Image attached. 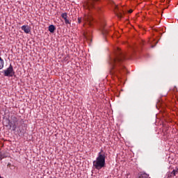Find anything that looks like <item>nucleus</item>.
Masks as SVG:
<instances>
[{"instance_id": "10", "label": "nucleus", "mask_w": 178, "mask_h": 178, "mask_svg": "<svg viewBox=\"0 0 178 178\" xmlns=\"http://www.w3.org/2000/svg\"><path fill=\"white\" fill-rule=\"evenodd\" d=\"M55 30H56L55 26H54V25H50V26H49V31L50 33H54V31H55Z\"/></svg>"}, {"instance_id": "12", "label": "nucleus", "mask_w": 178, "mask_h": 178, "mask_svg": "<svg viewBox=\"0 0 178 178\" xmlns=\"http://www.w3.org/2000/svg\"><path fill=\"white\" fill-rule=\"evenodd\" d=\"M115 15L119 17V19H122V17H123V13L120 12L115 11Z\"/></svg>"}, {"instance_id": "7", "label": "nucleus", "mask_w": 178, "mask_h": 178, "mask_svg": "<svg viewBox=\"0 0 178 178\" xmlns=\"http://www.w3.org/2000/svg\"><path fill=\"white\" fill-rule=\"evenodd\" d=\"M22 30L23 31H24V33H26V34H29L30 33V31H31V29H30V26H29L28 25H23L21 27Z\"/></svg>"}, {"instance_id": "17", "label": "nucleus", "mask_w": 178, "mask_h": 178, "mask_svg": "<svg viewBox=\"0 0 178 178\" xmlns=\"http://www.w3.org/2000/svg\"><path fill=\"white\" fill-rule=\"evenodd\" d=\"M78 23L80 24L81 23V17H78Z\"/></svg>"}, {"instance_id": "6", "label": "nucleus", "mask_w": 178, "mask_h": 178, "mask_svg": "<svg viewBox=\"0 0 178 178\" xmlns=\"http://www.w3.org/2000/svg\"><path fill=\"white\" fill-rule=\"evenodd\" d=\"M18 122H19V119H17V118L15 116L11 117V123H13V127L15 130L17 129Z\"/></svg>"}, {"instance_id": "5", "label": "nucleus", "mask_w": 178, "mask_h": 178, "mask_svg": "<svg viewBox=\"0 0 178 178\" xmlns=\"http://www.w3.org/2000/svg\"><path fill=\"white\" fill-rule=\"evenodd\" d=\"M83 22H84L83 26H86V24H88V26H91L94 23V18H92V16L89 14V15H85V17H83Z\"/></svg>"}, {"instance_id": "15", "label": "nucleus", "mask_w": 178, "mask_h": 178, "mask_svg": "<svg viewBox=\"0 0 178 178\" xmlns=\"http://www.w3.org/2000/svg\"><path fill=\"white\" fill-rule=\"evenodd\" d=\"M176 173H177V170H173L172 172L170 174L169 177L176 176Z\"/></svg>"}, {"instance_id": "11", "label": "nucleus", "mask_w": 178, "mask_h": 178, "mask_svg": "<svg viewBox=\"0 0 178 178\" xmlns=\"http://www.w3.org/2000/svg\"><path fill=\"white\" fill-rule=\"evenodd\" d=\"M149 175H148L147 173H142L139 175L138 178H149Z\"/></svg>"}, {"instance_id": "8", "label": "nucleus", "mask_w": 178, "mask_h": 178, "mask_svg": "<svg viewBox=\"0 0 178 178\" xmlns=\"http://www.w3.org/2000/svg\"><path fill=\"white\" fill-rule=\"evenodd\" d=\"M101 31L103 35H106V34H108V29L105 28V23L102 24Z\"/></svg>"}, {"instance_id": "3", "label": "nucleus", "mask_w": 178, "mask_h": 178, "mask_svg": "<svg viewBox=\"0 0 178 178\" xmlns=\"http://www.w3.org/2000/svg\"><path fill=\"white\" fill-rule=\"evenodd\" d=\"M97 1L99 0H85L83 2V8H85V9H88L89 10L90 9H93Z\"/></svg>"}, {"instance_id": "21", "label": "nucleus", "mask_w": 178, "mask_h": 178, "mask_svg": "<svg viewBox=\"0 0 178 178\" xmlns=\"http://www.w3.org/2000/svg\"><path fill=\"white\" fill-rule=\"evenodd\" d=\"M154 47H155V46H154V45H152V47H152V48H154Z\"/></svg>"}, {"instance_id": "20", "label": "nucleus", "mask_w": 178, "mask_h": 178, "mask_svg": "<svg viewBox=\"0 0 178 178\" xmlns=\"http://www.w3.org/2000/svg\"><path fill=\"white\" fill-rule=\"evenodd\" d=\"M85 38H86V40H88V38H87V35H85Z\"/></svg>"}, {"instance_id": "14", "label": "nucleus", "mask_w": 178, "mask_h": 178, "mask_svg": "<svg viewBox=\"0 0 178 178\" xmlns=\"http://www.w3.org/2000/svg\"><path fill=\"white\" fill-rule=\"evenodd\" d=\"M61 17L65 20L67 19V13H63L61 14Z\"/></svg>"}, {"instance_id": "19", "label": "nucleus", "mask_w": 178, "mask_h": 178, "mask_svg": "<svg viewBox=\"0 0 178 178\" xmlns=\"http://www.w3.org/2000/svg\"><path fill=\"white\" fill-rule=\"evenodd\" d=\"M129 13H133V10H129Z\"/></svg>"}, {"instance_id": "4", "label": "nucleus", "mask_w": 178, "mask_h": 178, "mask_svg": "<svg viewBox=\"0 0 178 178\" xmlns=\"http://www.w3.org/2000/svg\"><path fill=\"white\" fill-rule=\"evenodd\" d=\"M3 73L6 77H13V76H15V70H13V66H12L10 64L8 68L3 71Z\"/></svg>"}, {"instance_id": "22", "label": "nucleus", "mask_w": 178, "mask_h": 178, "mask_svg": "<svg viewBox=\"0 0 178 178\" xmlns=\"http://www.w3.org/2000/svg\"><path fill=\"white\" fill-rule=\"evenodd\" d=\"M0 178H3V177L0 176Z\"/></svg>"}, {"instance_id": "16", "label": "nucleus", "mask_w": 178, "mask_h": 178, "mask_svg": "<svg viewBox=\"0 0 178 178\" xmlns=\"http://www.w3.org/2000/svg\"><path fill=\"white\" fill-rule=\"evenodd\" d=\"M65 20V24H70V20H69V19H64Z\"/></svg>"}, {"instance_id": "18", "label": "nucleus", "mask_w": 178, "mask_h": 178, "mask_svg": "<svg viewBox=\"0 0 178 178\" xmlns=\"http://www.w3.org/2000/svg\"><path fill=\"white\" fill-rule=\"evenodd\" d=\"M114 6H115V10H118V6L115 5V4H114Z\"/></svg>"}, {"instance_id": "2", "label": "nucleus", "mask_w": 178, "mask_h": 178, "mask_svg": "<svg viewBox=\"0 0 178 178\" xmlns=\"http://www.w3.org/2000/svg\"><path fill=\"white\" fill-rule=\"evenodd\" d=\"M105 154L99 152L95 161H93V166L97 170H100L102 168H105Z\"/></svg>"}, {"instance_id": "13", "label": "nucleus", "mask_w": 178, "mask_h": 178, "mask_svg": "<svg viewBox=\"0 0 178 178\" xmlns=\"http://www.w3.org/2000/svg\"><path fill=\"white\" fill-rule=\"evenodd\" d=\"M3 59L0 57V70H1V69H3Z\"/></svg>"}, {"instance_id": "1", "label": "nucleus", "mask_w": 178, "mask_h": 178, "mask_svg": "<svg viewBox=\"0 0 178 178\" xmlns=\"http://www.w3.org/2000/svg\"><path fill=\"white\" fill-rule=\"evenodd\" d=\"M124 59H126V55L120 51V49L118 48L115 56L111 58L109 60L110 73L112 76L119 77V75L122 74V72L126 70L123 65Z\"/></svg>"}, {"instance_id": "9", "label": "nucleus", "mask_w": 178, "mask_h": 178, "mask_svg": "<svg viewBox=\"0 0 178 178\" xmlns=\"http://www.w3.org/2000/svg\"><path fill=\"white\" fill-rule=\"evenodd\" d=\"M4 158H9V154L8 153H0V161H2V159H3Z\"/></svg>"}]
</instances>
